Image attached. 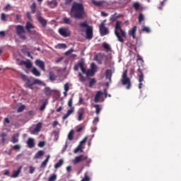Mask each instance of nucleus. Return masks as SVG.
I'll list each match as a JSON object with an SVG mask.
<instances>
[{
    "label": "nucleus",
    "instance_id": "nucleus-1",
    "mask_svg": "<svg viewBox=\"0 0 181 181\" xmlns=\"http://www.w3.org/2000/svg\"><path fill=\"white\" fill-rule=\"evenodd\" d=\"M69 14L76 19H83L87 16L83 4L77 2L73 3Z\"/></svg>",
    "mask_w": 181,
    "mask_h": 181
},
{
    "label": "nucleus",
    "instance_id": "nucleus-2",
    "mask_svg": "<svg viewBox=\"0 0 181 181\" xmlns=\"http://www.w3.org/2000/svg\"><path fill=\"white\" fill-rule=\"evenodd\" d=\"M120 25H121V22L120 21H117L115 25V34L117 36L119 42H120L121 43H123L124 42V39L122 38V37L120 35L119 30L121 32L122 35L124 37H127V33L124 30H123L121 28H120Z\"/></svg>",
    "mask_w": 181,
    "mask_h": 181
},
{
    "label": "nucleus",
    "instance_id": "nucleus-3",
    "mask_svg": "<svg viewBox=\"0 0 181 181\" xmlns=\"http://www.w3.org/2000/svg\"><path fill=\"white\" fill-rule=\"evenodd\" d=\"M81 28H86V38H87L88 40H91L93 39V27L88 25L87 21H83V23H80Z\"/></svg>",
    "mask_w": 181,
    "mask_h": 181
},
{
    "label": "nucleus",
    "instance_id": "nucleus-4",
    "mask_svg": "<svg viewBox=\"0 0 181 181\" xmlns=\"http://www.w3.org/2000/svg\"><path fill=\"white\" fill-rule=\"evenodd\" d=\"M25 84L27 85V88L33 90V86L36 84H37L38 86H42L43 84V82L38 78L30 77L27 79Z\"/></svg>",
    "mask_w": 181,
    "mask_h": 181
},
{
    "label": "nucleus",
    "instance_id": "nucleus-5",
    "mask_svg": "<svg viewBox=\"0 0 181 181\" xmlns=\"http://www.w3.org/2000/svg\"><path fill=\"white\" fill-rule=\"evenodd\" d=\"M121 83L123 86H127V90H129L132 87L131 80L127 76V69L124 71L122 76Z\"/></svg>",
    "mask_w": 181,
    "mask_h": 181
},
{
    "label": "nucleus",
    "instance_id": "nucleus-6",
    "mask_svg": "<svg viewBox=\"0 0 181 181\" xmlns=\"http://www.w3.org/2000/svg\"><path fill=\"white\" fill-rule=\"evenodd\" d=\"M16 34L19 36L20 39H22V40H26V30L23 25H16Z\"/></svg>",
    "mask_w": 181,
    "mask_h": 181
},
{
    "label": "nucleus",
    "instance_id": "nucleus-7",
    "mask_svg": "<svg viewBox=\"0 0 181 181\" xmlns=\"http://www.w3.org/2000/svg\"><path fill=\"white\" fill-rule=\"evenodd\" d=\"M68 107H70V109L68 110L67 112L63 116V120H66L70 115H71L74 112L75 107H73V97L69 99L68 103Z\"/></svg>",
    "mask_w": 181,
    "mask_h": 181
},
{
    "label": "nucleus",
    "instance_id": "nucleus-8",
    "mask_svg": "<svg viewBox=\"0 0 181 181\" xmlns=\"http://www.w3.org/2000/svg\"><path fill=\"white\" fill-rule=\"evenodd\" d=\"M105 21H106V20L103 21L100 23V26H99L100 33V35H101V36L106 35L109 33L108 28L105 26Z\"/></svg>",
    "mask_w": 181,
    "mask_h": 181
},
{
    "label": "nucleus",
    "instance_id": "nucleus-9",
    "mask_svg": "<svg viewBox=\"0 0 181 181\" xmlns=\"http://www.w3.org/2000/svg\"><path fill=\"white\" fill-rule=\"evenodd\" d=\"M138 71L139 73L138 74L139 81V89L141 90V89H142V86H143L142 81H144V75L141 69H140V66H139Z\"/></svg>",
    "mask_w": 181,
    "mask_h": 181
},
{
    "label": "nucleus",
    "instance_id": "nucleus-10",
    "mask_svg": "<svg viewBox=\"0 0 181 181\" xmlns=\"http://www.w3.org/2000/svg\"><path fill=\"white\" fill-rule=\"evenodd\" d=\"M88 156H84L83 155H80L78 156H76L75 159L74 160V164L76 165L81 162L85 161L87 160Z\"/></svg>",
    "mask_w": 181,
    "mask_h": 181
},
{
    "label": "nucleus",
    "instance_id": "nucleus-11",
    "mask_svg": "<svg viewBox=\"0 0 181 181\" xmlns=\"http://www.w3.org/2000/svg\"><path fill=\"white\" fill-rule=\"evenodd\" d=\"M36 17L40 23L42 25V27H45L47 25V21L42 17L40 12L37 13Z\"/></svg>",
    "mask_w": 181,
    "mask_h": 181
},
{
    "label": "nucleus",
    "instance_id": "nucleus-12",
    "mask_svg": "<svg viewBox=\"0 0 181 181\" xmlns=\"http://www.w3.org/2000/svg\"><path fill=\"white\" fill-rule=\"evenodd\" d=\"M59 33L64 37H69L70 35L69 30L66 28H59Z\"/></svg>",
    "mask_w": 181,
    "mask_h": 181
},
{
    "label": "nucleus",
    "instance_id": "nucleus-13",
    "mask_svg": "<svg viewBox=\"0 0 181 181\" xmlns=\"http://www.w3.org/2000/svg\"><path fill=\"white\" fill-rule=\"evenodd\" d=\"M20 66H25V69H28V70L32 69V62H30V60L27 59L26 61H21L20 62Z\"/></svg>",
    "mask_w": 181,
    "mask_h": 181
},
{
    "label": "nucleus",
    "instance_id": "nucleus-14",
    "mask_svg": "<svg viewBox=\"0 0 181 181\" xmlns=\"http://www.w3.org/2000/svg\"><path fill=\"white\" fill-rule=\"evenodd\" d=\"M35 66H37V67H40L41 70H43V71H45V62L40 59H36L35 62Z\"/></svg>",
    "mask_w": 181,
    "mask_h": 181
},
{
    "label": "nucleus",
    "instance_id": "nucleus-15",
    "mask_svg": "<svg viewBox=\"0 0 181 181\" xmlns=\"http://www.w3.org/2000/svg\"><path fill=\"white\" fill-rule=\"evenodd\" d=\"M35 28V26L30 23V22H27L26 25H25V29L30 34H35L36 33L35 30H30V29Z\"/></svg>",
    "mask_w": 181,
    "mask_h": 181
},
{
    "label": "nucleus",
    "instance_id": "nucleus-16",
    "mask_svg": "<svg viewBox=\"0 0 181 181\" xmlns=\"http://www.w3.org/2000/svg\"><path fill=\"white\" fill-rule=\"evenodd\" d=\"M41 129H42V122H38L36 124L35 128L31 132V134H35L36 133H39L40 132Z\"/></svg>",
    "mask_w": 181,
    "mask_h": 181
},
{
    "label": "nucleus",
    "instance_id": "nucleus-17",
    "mask_svg": "<svg viewBox=\"0 0 181 181\" xmlns=\"http://www.w3.org/2000/svg\"><path fill=\"white\" fill-rule=\"evenodd\" d=\"M11 143H13V144H18L19 142V134H14L12 137H11Z\"/></svg>",
    "mask_w": 181,
    "mask_h": 181
},
{
    "label": "nucleus",
    "instance_id": "nucleus-18",
    "mask_svg": "<svg viewBox=\"0 0 181 181\" xmlns=\"http://www.w3.org/2000/svg\"><path fill=\"white\" fill-rule=\"evenodd\" d=\"M21 170H22V166H20L17 170H13L11 177L17 178L18 177H19V174H21Z\"/></svg>",
    "mask_w": 181,
    "mask_h": 181
},
{
    "label": "nucleus",
    "instance_id": "nucleus-19",
    "mask_svg": "<svg viewBox=\"0 0 181 181\" xmlns=\"http://www.w3.org/2000/svg\"><path fill=\"white\" fill-rule=\"evenodd\" d=\"M78 121L81 122L83 119V116L84 115V109L83 108H80L79 110L78 111Z\"/></svg>",
    "mask_w": 181,
    "mask_h": 181
},
{
    "label": "nucleus",
    "instance_id": "nucleus-20",
    "mask_svg": "<svg viewBox=\"0 0 181 181\" xmlns=\"http://www.w3.org/2000/svg\"><path fill=\"white\" fill-rule=\"evenodd\" d=\"M95 73V71H93L92 69H87L84 74H86V77L88 78V80H90L89 77H93Z\"/></svg>",
    "mask_w": 181,
    "mask_h": 181
},
{
    "label": "nucleus",
    "instance_id": "nucleus-21",
    "mask_svg": "<svg viewBox=\"0 0 181 181\" xmlns=\"http://www.w3.org/2000/svg\"><path fill=\"white\" fill-rule=\"evenodd\" d=\"M27 144L30 148L35 147V140L32 138H29L27 141Z\"/></svg>",
    "mask_w": 181,
    "mask_h": 181
},
{
    "label": "nucleus",
    "instance_id": "nucleus-22",
    "mask_svg": "<svg viewBox=\"0 0 181 181\" xmlns=\"http://www.w3.org/2000/svg\"><path fill=\"white\" fill-rule=\"evenodd\" d=\"M31 73L35 76V77H40V76H42V74L40 71H39V70H37V69H36V67L33 68Z\"/></svg>",
    "mask_w": 181,
    "mask_h": 181
},
{
    "label": "nucleus",
    "instance_id": "nucleus-23",
    "mask_svg": "<svg viewBox=\"0 0 181 181\" xmlns=\"http://www.w3.org/2000/svg\"><path fill=\"white\" fill-rule=\"evenodd\" d=\"M136 30H137V27L134 26V28L129 31V35L130 36H132L133 39H135L136 37L135 34H136Z\"/></svg>",
    "mask_w": 181,
    "mask_h": 181
},
{
    "label": "nucleus",
    "instance_id": "nucleus-24",
    "mask_svg": "<svg viewBox=\"0 0 181 181\" xmlns=\"http://www.w3.org/2000/svg\"><path fill=\"white\" fill-rule=\"evenodd\" d=\"M103 95L102 91H98L95 96V99H94V102L95 103H99L100 101V98H101V95Z\"/></svg>",
    "mask_w": 181,
    "mask_h": 181
},
{
    "label": "nucleus",
    "instance_id": "nucleus-25",
    "mask_svg": "<svg viewBox=\"0 0 181 181\" xmlns=\"http://www.w3.org/2000/svg\"><path fill=\"white\" fill-rule=\"evenodd\" d=\"M47 5L49 7L54 8L57 6V2L56 1V0L47 1Z\"/></svg>",
    "mask_w": 181,
    "mask_h": 181
},
{
    "label": "nucleus",
    "instance_id": "nucleus-26",
    "mask_svg": "<svg viewBox=\"0 0 181 181\" xmlns=\"http://www.w3.org/2000/svg\"><path fill=\"white\" fill-rule=\"evenodd\" d=\"M50 158V156L48 155L46 159L40 165V168H45L47 166V163L49 162V159Z\"/></svg>",
    "mask_w": 181,
    "mask_h": 181
},
{
    "label": "nucleus",
    "instance_id": "nucleus-27",
    "mask_svg": "<svg viewBox=\"0 0 181 181\" xmlns=\"http://www.w3.org/2000/svg\"><path fill=\"white\" fill-rule=\"evenodd\" d=\"M112 74L110 69H107L105 71V77L106 78H109L110 81H111Z\"/></svg>",
    "mask_w": 181,
    "mask_h": 181
},
{
    "label": "nucleus",
    "instance_id": "nucleus-28",
    "mask_svg": "<svg viewBox=\"0 0 181 181\" xmlns=\"http://www.w3.org/2000/svg\"><path fill=\"white\" fill-rule=\"evenodd\" d=\"M64 164V160L63 159H60L58 163H57L55 165H54V168L56 170H57L58 168H61L62 166V165Z\"/></svg>",
    "mask_w": 181,
    "mask_h": 181
},
{
    "label": "nucleus",
    "instance_id": "nucleus-29",
    "mask_svg": "<svg viewBox=\"0 0 181 181\" xmlns=\"http://www.w3.org/2000/svg\"><path fill=\"white\" fill-rule=\"evenodd\" d=\"M44 153H45L44 151H39L37 153H35V158L36 159L40 158L44 156Z\"/></svg>",
    "mask_w": 181,
    "mask_h": 181
},
{
    "label": "nucleus",
    "instance_id": "nucleus-30",
    "mask_svg": "<svg viewBox=\"0 0 181 181\" xmlns=\"http://www.w3.org/2000/svg\"><path fill=\"white\" fill-rule=\"evenodd\" d=\"M103 47L105 49V50H107V52H111V47L107 43L103 42Z\"/></svg>",
    "mask_w": 181,
    "mask_h": 181
},
{
    "label": "nucleus",
    "instance_id": "nucleus-31",
    "mask_svg": "<svg viewBox=\"0 0 181 181\" xmlns=\"http://www.w3.org/2000/svg\"><path fill=\"white\" fill-rule=\"evenodd\" d=\"M44 91H45V95H46V96H51V95H52V90H50L49 88L46 87V88L44 89Z\"/></svg>",
    "mask_w": 181,
    "mask_h": 181
},
{
    "label": "nucleus",
    "instance_id": "nucleus-32",
    "mask_svg": "<svg viewBox=\"0 0 181 181\" xmlns=\"http://www.w3.org/2000/svg\"><path fill=\"white\" fill-rule=\"evenodd\" d=\"M30 8L32 13H36V3L35 2L33 3L32 5L30 6Z\"/></svg>",
    "mask_w": 181,
    "mask_h": 181
},
{
    "label": "nucleus",
    "instance_id": "nucleus-33",
    "mask_svg": "<svg viewBox=\"0 0 181 181\" xmlns=\"http://www.w3.org/2000/svg\"><path fill=\"white\" fill-rule=\"evenodd\" d=\"M28 52H29V48H28L26 45H23V48L21 49V52L23 54H26V53H28Z\"/></svg>",
    "mask_w": 181,
    "mask_h": 181
},
{
    "label": "nucleus",
    "instance_id": "nucleus-34",
    "mask_svg": "<svg viewBox=\"0 0 181 181\" xmlns=\"http://www.w3.org/2000/svg\"><path fill=\"white\" fill-rule=\"evenodd\" d=\"M74 132L73 129H71V130L69 132V134H68V139H69V141H72V140L74 139Z\"/></svg>",
    "mask_w": 181,
    "mask_h": 181
},
{
    "label": "nucleus",
    "instance_id": "nucleus-35",
    "mask_svg": "<svg viewBox=\"0 0 181 181\" xmlns=\"http://www.w3.org/2000/svg\"><path fill=\"white\" fill-rule=\"evenodd\" d=\"M79 67H80L82 73H83V74H84L86 71V69L84 68L83 62H79Z\"/></svg>",
    "mask_w": 181,
    "mask_h": 181
},
{
    "label": "nucleus",
    "instance_id": "nucleus-36",
    "mask_svg": "<svg viewBox=\"0 0 181 181\" xmlns=\"http://www.w3.org/2000/svg\"><path fill=\"white\" fill-rule=\"evenodd\" d=\"M47 105V100H45L42 105L40 107V111L43 112L45 110Z\"/></svg>",
    "mask_w": 181,
    "mask_h": 181
},
{
    "label": "nucleus",
    "instance_id": "nucleus-37",
    "mask_svg": "<svg viewBox=\"0 0 181 181\" xmlns=\"http://www.w3.org/2000/svg\"><path fill=\"white\" fill-rule=\"evenodd\" d=\"M78 78L79 81H81V83H84V81H86V78L82 75L81 72L78 73Z\"/></svg>",
    "mask_w": 181,
    "mask_h": 181
},
{
    "label": "nucleus",
    "instance_id": "nucleus-38",
    "mask_svg": "<svg viewBox=\"0 0 181 181\" xmlns=\"http://www.w3.org/2000/svg\"><path fill=\"white\" fill-rule=\"evenodd\" d=\"M57 177V176L56 174H52L49 177L48 181H56Z\"/></svg>",
    "mask_w": 181,
    "mask_h": 181
},
{
    "label": "nucleus",
    "instance_id": "nucleus-39",
    "mask_svg": "<svg viewBox=\"0 0 181 181\" xmlns=\"http://www.w3.org/2000/svg\"><path fill=\"white\" fill-rule=\"evenodd\" d=\"M119 16H117V13H115V14L112 15L110 18V21L111 22H114L115 21H116V19L118 18Z\"/></svg>",
    "mask_w": 181,
    "mask_h": 181
},
{
    "label": "nucleus",
    "instance_id": "nucleus-40",
    "mask_svg": "<svg viewBox=\"0 0 181 181\" xmlns=\"http://www.w3.org/2000/svg\"><path fill=\"white\" fill-rule=\"evenodd\" d=\"M49 78L51 81H54V80L57 78V76L52 72H50Z\"/></svg>",
    "mask_w": 181,
    "mask_h": 181
},
{
    "label": "nucleus",
    "instance_id": "nucleus-41",
    "mask_svg": "<svg viewBox=\"0 0 181 181\" xmlns=\"http://www.w3.org/2000/svg\"><path fill=\"white\" fill-rule=\"evenodd\" d=\"M55 47L56 49H66V45L65 44H58Z\"/></svg>",
    "mask_w": 181,
    "mask_h": 181
},
{
    "label": "nucleus",
    "instance_id": "nucleus-42",
    "mask_svg": "<svg viewBox=\"0 0 181 181\" xmlns=\"http://www.w3.org/2000/svg\"><path fill=\"white\" fill-rule=\"evenodd\" d=\"M95 108L96 109L95 110L96 115H99L100 111H101V110H102V108L100 107L99 105H95Z\"/></svg>",
    "mask_w": 181,
    "mask_h": 181
},
{
    "label": "nucleus",
    "instance_id": "nucleus-43",
    "mask_svg": "<svg viewBox=\"0 0 181 181\" xmlns=\"http://www.w3.org/2000/svg\"><path fill=\"white\" fill-rule=\"evenodd\" d=\"M13 150L16 151H21V145L16 144L12 146Z\"/></svg>",
    "mask_w": 181,
    "mask_h": 181
},
{
    "label": "nucleus",
    "instance_id": "nucleus-44",
    "mask_svg": "<svg viewBox=\"0 0 181 181\" xmlns=\"http://www.w3.org/2000/svg\"><path fill=\"white\" fill-rule=\"evenodd\" d=\"M92 3L97 6H103V3L101 1H96L95 0H92Z\"/></svg>",
    "mask_w": 181,
    "mask_h": 181
},
{
    "label": "nucleus",
    "instance_id": "nucleus-45",
    "mask_svg": "<svg viewBox=\"0 0 181 181\" xmlns=\"http://www.w3.org/2000/svg\"><path fill=\"white\" fill-rule=\"evenodd\" d=\"M90 178L88 176V173H85L84 177L81 180V181H90Z\"/></svg>",
    "mask_w": 181,
    "mask_h": 181
},
{
    "label": "nucleus",
    "instance_id": "nucleus-46",
    "mask_svg": "<svg viewBox=\"0 0 181 181\" xmlns=\"http://www.w3.org/2000/svg\"><path fill=\"white\" fill-rule=\"evenodd\" d=\"M95 83H96V81L95 78L90 79L89 83V88H92L94 86V84H95Z\"/></svg>",
    "mask_w": 181,
    "mask_h": 181
},
{
    "label": "nucleus",
    "instance_id": "nucleus-47",
    "mask_svg": "<svg viewBox=\"0 0 181 181\" xmlns=\"http://www.w3.org/2000/svg\"><path fill=\"white\" fill-rule=\"evenodd\" d=\"M78 152H81V153L83 152V149H82L81 145H79V146L75 149L74 153H78Z\"/></svg>",
    "mask_w": 181,
    "mask_h": 181
},
{
    "label": "nucleus",
    "instance_id": "nucleus-48",
    "mask_svg": "<svg viewBox=\"0 0 181 181\" xmlns=\"http://www.w3.org/2000/svg\"><path fill=\"white\" fill-rule=\"evenodd\" d=\"M63 22L65 24H70L71 21L70 20V18H68L65 17V18H63Z\"/></svg>",
    "mask_w": 181,
    "mask_h": 181
},
{
    "label": "nucleus",
    "instance_id": "nucleus-49",
    "mask_svg": "<svg viewBox=\"0 0 181 181\" xmlns=\"http://www.w3.org/2000/svg\"><path fill=\"white\" fill-rule=\"evenodd\" d=\"M133 7L136 9V11L139 10L140 4L139 2H136L133 4Z\"/></svg>",
    "mask_w": 181,
    "mask_h": 181
},
{
    "label": "nucleus",
    "instance_id": "nucleus-50",
    "mask_svg": "<svg viewBox=\"0 0 181 181\" xmlns=\"http://www.w3.org/2000/svg\"><path fill=\"white\" fill-rule=\"evenodd\" d=\"M23 110H25V105H21L17 110V112L21 113L22 112Z\"/></svg>",
    "mask_w": 181,
    "mask_h": 181
},
{
    "label": "nucleus",
    "instance_id": "nucleus-51",
    "mask_svg": "<svg viewBox=\"0 0 181 181\" xmlns=\"http://www.w3.org/2000/svg\"><path fill=\"white\" fill-rule=\"evenodd\" d=\"M141 30L144 32H146L147 33H149L151 32L150 28L148 27H146L145 25L143 26V28Z\"/></svg>",
    "mask_w": 181,
    "mask_h": 181
},
{
    "label": "nucleus",
    "instance_id": "nucleus-52",
    "mask_svg": "<svg viewBox=\"0 0 181 181\" xmlns=\"http://www.w3.org/2000/svg\"><path fill=\"white\" fill-rule=\"evenodd\" d=\"M36 170V168H35V167L33 166H30V170H29V173L33 175L35 173V170Z\"/></svg>",
    "mask_w": 181,
    "mask_h": 181
},
{
    "label": "nucleus",
    "instance_id": "nucleus-53",
    "mask_svg": "<svg viewBox=\"0 0 181 181\" xmlns=\"http://www.w3.org/2000/svg\"><path fill=\"white\" fill-rule=\"evenodd\" d=\"M167 1V0H163V1H162L160 3V5L158 7V9L160 10H162L163 9V7L165 5V3Z\"/></svg>",
    "mask_w": 181,
    "mask_h": 181
},
{
    "label": "nucleus",
    "instance_id": "nucleus-54",
    "mask_svg": "<svg viewBox=\"0 0 181 181\" xmlns=\"http://www.w3.org/2000/svg\"><path fill=\"white\" fill-rule=\"evenodd\" d=\"M86 167H90V164L91 163V160H90V158H87V159H86Z\"/></svg>",
    "mask_w": 181,
    "mask_h": 181
},
{
    "label": "nucleus",
    "instance_id": "nucleus-55",
    "mask_svg": "<svg viewBox=\"0 0 181 181\" xmlns=\"http://www.w3.org/2000/svg\"><path fill=\"white\" fill-rule=\"evenodd\" d=\"M87 136L84 137V139L80 141L79 146H83L87 141Z\"/></svg>",
    "mask_w": 181,
    "mask_h": 181
},
{
    "label": "nucleus",
    "instance_id": "nucleus-56",
    "mask_svg": "<svg viewBox=\"0 0 181 181\" xmlns=\"http://www.w3.org/2000/svg\"><path fill=\"white\" fill-rule=\"evenodd\" d=\"M73 52H74V49L73 48L70 49L69 50L65 52V56H69V54H71V53H73Z\"/></svg>",
    "mask_w": 181,
    "mask_h": 181
},
{
    "label": "nucleus",
    "instance_id": "nucleus-57",
    "mask_svg": "<svg viewBox=\"0 0 181 181\" xmlns=\"http://www.w3.org/2000/svg\"><path fill=\"white\" fill-rule=\"evenodd\" d=\"M1 21H6V15L2 13L1 15Z\"/></svg>",
    "mask_w": 181,
    "mask_h": 181
},
{
    "label": "nucleus",
    "instance_id": "nucleus-58",
    "mask_svg": "<svg viewBox=\"0 0 181 181\" xmlns=\"http://www.w3.org/2000/svg\"><path fill=\"white\" fill-rule=\"evenodd\" d=\"M90 67H91V69L90 70H93V71H96V65L94 64V63H92L91 65H90Z\"/></svg>",
    "mask_w": 181,
    "mask_h": 181
},
{
    "label": "nucleus",
    "instance_id": "nucleus-59",
    "mask_svg": "<svg viewBox=\"0 0 181 181\" xmlns=\"http://www.w3.org/2000/svg\"><path fill=\"white\" fill-rule=\"evenodd\" d=\"M144 15L142 13H140L139 16V22L141 23L144 21Z\"/></svg>",
    "mask_w": 181,
    "mask_h": 181
},
{
    "label": "nucleus",
    "instance_id": "nucleus-60",
    "mask_svg": "<svg viewBox=\"0 0 181 181\" xmlns=\"http://www.w3.org/2000/svg\"><path fill=\"white\" fill-rule=\"evenodd\" d=\"M98 122H99V117H95L93 122V124L96 125Z\"/></svg>",
    "mask_w": 181,
    "mask_h": 181
},
{
    "label": "nucleus",
    "instance_id": "nucleus-61",
    "mask_svg": "<svg viewBox=\"0 0 181 181\" xmlns=\"http://www.w3.org/2000/svg\"><path fill=\"white\" fill-rule=\"evenodd\" d=\"M69 83H66L64 84V91L69 92Z\"/></svg>",
    "mask_w": 181,
    "mask_h": 181
},
{
    "label": "nucleus",
    "instance_id": "nucleus-62",
    "mask_svg": "<svg viewBox=\"0 0 181 181\" xmlns=\"http://www.w3.org/2000/svg\"><path fill=\"white\" fill-rule=\"evenodd\" d=\"M45 145V141H40L38 143V147L40 148H43Z\"/></svg>",
    "mask_w": 181,
    "mask_h": 181
},
{
    "label": "nucleus",
    "instance_id": "nucleus-63",
    "mask_svg": "<svg viewBox=\"0 0 181 181\" xmlns=\"http://www.w3.org/2000/svg\"><path fill=\"white\" fill-rule=\"evenodd\" d=\"M21 78H22V80H23V81H28V76H26V75H21Z\"/></svg>",
    "mask_w": 181,
    "mask_h": 181
},
{
    "label": "nucleus",
    "instance_id": "nucleus-64",
    "mask_svg": "<svg viewBox=\"0 0 181 181\" xmlns=\"http://www.w3.org/2000/svg\"><path fill=\"white\" fill-rule=\"evenodd\" d=\"M72 1L73 0H64V3L66 5H69Z\"/></svg>",
    "mask_w": 181,
    "mask_h": 181
}]
</instances>
